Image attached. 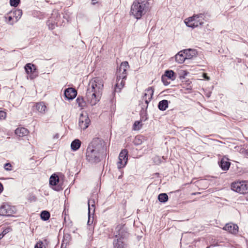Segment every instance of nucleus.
Returning <instances> with one entry per match:
<instances>
[{
    "mask_svg": "<svg viewBox=\"0 0 248 248\" xmlns=\"http://www.w3.org/2000/svg\"><path fill=\"white\" fill-rule=\"evenodd\" d=\"M104 87L102 78L96 77L90 81L86 92V98L88 103L94 106L101 98Z\"/></svg>",
    "mask_w": 248,
    "mask_h": 248,
    "instance_id": "nucleus-1",
    "label": "nucleus"
},
{
    "mask_svg": "<svg viewBox=\"0 0 248 248\" xmlns=\"http://www.w3.org/2000/svg\"><path fill=\"white\" fill-rule=\"evenodd\" d=\"M127 232L124 226L117 225L109 237L113 239V245L114 248H125L126 244L124 239L126 237Z\"/></svg>",
    "mask_w": 248,
    "mask_h": 248,
    "instance_id": "nucleus-2",
    "label": "nucleus"
},
{
    "mask_svg": "<svg viewBox=\"0 0 248 248\" xmlns=\"http://www.w3.org/2000/svg\"><path fill=\"white\" fill-rule=\"evenodd\" d=\"M150 8V4L147 0L135 1L131 7V14L137 19L148 12Z\"/></svg>",
    "mask_w": 248,
    "mask_h": 248,
    "instance_id": "nucleus-3",
    "label": "nucleus"
},
{
    "mask_svg": "<svg viewBox=\"0 0 248 248\" xmlns=\"http://www.w3.org/2000/svg\"><path fill=\"white\" fill-rule=\"evenodd\" d=\"M128 63L127 62H124L122 63L121 67L119 69V73L122 71V73L120 75H117L116 81L117 83L115 85L114 92H120L121 89L124 86V79L126 78V68L128 67Z\"/></svg>",
    "mask_w": 248,
    "mask_h": 248,
    "instance_id": "nucleus-4",
    "label": "nucleus"
},
{
    "mask_svg": "<svg viewBox=\"0 0 248 248\" xmlns=\"http://www.w3.org/2000/svg\"><path fill=\"white\" fill-rule=\"evenodd\" d=\"M204 18L205 16L203 14H195L192 16L186 19L185 23L187 27L194 29L202 26L204 23Z\"/></svg>",
    "mask_w": 248,
    "mask_h": 248,
    "instance_id": "nucleus-5",
    "label": "nucleus"
},
{
    "mask_svg": "<svg viewBox=\"0 0 248 248\" xmlns=\"http://www.w3.org/2000/svg\"><path fill=\"white\" fill-rule=\"evenodd\" d=\"M104 157V154L96 151H94L87 148L86 158L87 160L91 163L96 164L101 161Z\"/></svg>",
    "mask_w": 248,
    "mask_h": 248,
    "instance_id": "nucleus-6",
    "label": "nucleus"
},
{
    "mask_svg": "<svg viewBox=\"0 0 248 248\" xmlns=\"http://www.w3.org/2000/svg\"><path fill=\"white\" fill-rule=\"evenodd\" d=\"M104 145L105 142L101 139L95 138L93 139L89 144L88 148L91 150L93 149L94 151L101 152V153L104 154L105 150Z\"/></svg>",
    "mask_w": 248,
    "mask_h": 248,
    "instance_id": "nucleus-7",
    "label": "nucleus"
},
{
    "mask_svg": "<svg viewBox=\"0 0 248 248\" xmlns=\"http://www.w3.org/2000/svg\"><path fill=\"white\" fill-rule=\"evenodd\" d=\"M233 191L240 194L248 192V182L240 181L233 183Z\"/></svg>",
    "mask_w": 248,
    "mask_h": 248,
    "instance_id": "nucleus-8",
    "label": "nucleus"
},
{
    "mask_svg": "<svg viewBox=\"0 0 248 248\" xmlns=\"http://www.w3.org/2000/svg\"><path fill=\"white\" fill-rule=\"evenodd\" d=\"M128 161V151L126 149L123 150L119 155V161L117 162V168L119 170L124 167Z\"/></svg>",
    "mask_w": 248,
    "mask_h": 248,
    "instance_id": "nucleus-9",
    "label": "nucleus"
},
{
    "mask_svg": "<svg viewBox=\"0 0 248 248\" xmlns=\"http://www.w3.org/2000/svg\"><path fill=\"white\" fill-rule=\"evenodd\" d=\"M16 208L8 204H4L0 207V215L11 216L16 213Z\"/></svg>",
    "mask_w": 248,
    "mask_h": 248,
    "instance_id": "nucleus-10",
    "label": "nucleus"
},
{
    "mask_svg": "<svg viewBox=\"0 0 248 248\" xmlns=\"http://www.w3.org/2000/svg\"><path fill=\"white\" fill-rule=\"evenodd\" d=\"M90 120L87 115L81 114L78 120V125L81 129H86L89 125Z\"/></svg>",
    "mask_w": 248,
    "mask_h": 248,
    "instance_id": "nucleus-11",
    "label": "nucleus"
},
{
    "mask_svg": "<svg viewBox=\"0 0 248 248\" xmlns=\"http://www.w3.org/2000/svg\"><path fill=\"white\" fill-rule=\"evenodd\" d=\"M24 68L26 73L28 75L30 74V79H33L36 77L37 75V74H36V67L34 64L30 63H27L24 66Z\"/></svg>",
    "mask_w": 248,
    "mask_h": 248,
    "instance_id": "nucleus-12",
    "label": "nucleus"
},
{
    "mask_svg": "<svg viewBox=\"0 0 248 248\" xmlns=\"http://www.w3.org/2000/svg\"><path fill=\"white\" fill-rule=\"evenodd\" d=\"M154 89L152 87H149L145 90L143 99L145 100V104L147 105L146 108H147L149 102L151 100L152 96L154 94Z\"/></svg>",
    "mask_w": 248,
    "mask_h": 248,
    "instance_id": "nucleus-13",
    "label": "nucleus"
},
{
    "mask_svg": "<svg viewBox=\"0 0 248 248\" xmlns=\"http://www.w3.org/2000/svg\"><path fill=\"white\" fill-rule=\"evenodd\" d=\"M59 182V178L56 174H53L49 178V185L55 186L53 189L56 191H59L61 188L59 186H56Z\"/></svg>",
    "mask_w": 248,
    "mask_h": 248,
    "instance_id": "nucleus-14",
    "label": "nucleus"
},
{
    "mask_svg": "<svg viewBox=\"0 0 248 248\" xmlns=\"http://www.w3.org/2000/svg\"><path fill=\"white\" fill-rule=\"evenodd\" d=\"M64 94L65 97L68 100H73L76 97L77 92L74 88H68L64 90Z\"/></svg>",
    "mask_w": 248,
    "mask_h": 248,
    "instance_id": "nucleus-15",
    "label": "nucleus"
},
{
    "mask_svg": "<svg viewBox=\"0 0 248 248\" xmlns=\"http://www.w3.org/2000/svg\"><path fill=\"white\" fill-rule=\"evenodd\" d=\"M228 160V159L227 158H222L218 161L219 167L224 170H227L230 168L231 163Z\"/></svg>",
    "mask_w": 248,
    "mask_h": 248,
    "instance_id": "nucleus-16",
    "label": "nucleus"
},
{
    "mask_svg": "<svg viewBox=\"0 0 248 248\" xmlns=\"http://www.w3.org/2000/svg\"><path fill=\"white\" fill-rule=\"evenodd\" d=\"M186 60L185 51L183 50L180 51L175 55V60L177 62L182 63Z\"/></svg>",
    "mask_w": 248,
    "mask_h": 248,
    "instance_id": "nucleus-17",
    "label": "nucleus"
},
{
    "mask_svg": "<svg viewBox=\"0 0 248 248\" xmlns=\"http://www.w3.org/2000/svg\"><path fill=\"white\" fill-rule=\"evenodd\" d=\"M28 133V130L24 127H18L15 130V134L20 137L26 136Z\"/></svg>",
    "mask_w": 248,
    "mask_h": 248,
    "instance_id": "nucleus-18",
    "label": "nucleus"
},
{
    "mask_svg": "<svg viewBox=\"0 0 248 248\" xmlns=\"http://www.w3.org/2000/svg\"><path fill=\"white\" fill-rule=\"evenodd\" d=\"M10 15H12L15 18V22H17L21 17L22 15V11L20 9H16L14 11H11Z\"/></svg>",
    "mask_w": 248,
    "mask_h": 248,
    "instance_id": "nucleus-19",
    "label": "nucleus"
},
{
    "mask_svg": "<svg viewBox=\"0 0 248 248\" xmlns=\"http://www.w3.org/2000/svg\"><path fill=\"white\" fill-rule=\"evenodd\" d=\"M88 212L94 214L95 212V201L94 199H90L88 200Z\"/></svg>",
    "mask_w": 248,
    "mask_h": 248,
    "instance_id": "nucleus-20",
    "label": "nucleus"
},
{
    "mask_svg": "<svg viewBox=\"0 0 248 248\" xmlns=\"http://www.w3.org/2000/svg\"><path fill=\"white\" fill-rule=\"evenodd\" d=\"M81 146V141L78 139L74 140L71 144V148L74 151L78 150Z\"/></svg>",
    "mask_w": 248,
    "mask_h": 248,
    "instance_id": "nucleus-21",
    "label": "nucleus"
},
{
    "mask_svg": "<svg viewBox=\"0 0 248 248\" xmlns=\"http://www.w3.org/2000/svg\"><path fill=\"white\" fill-rule=\"evenodd\" d=\"M169 101L167 100H162L158 104V108L160 110H165L168 107Z\"/></svg>",
    "mask_w": 248,
    "mask_h": 248,
    "instance_id": "nucleus-22",
    "label": "nucleus"
},
{
    "mask_svg": "<svg viewBox=\"0 0 248 248\" xmlns=\"http://www.w3.org/2000/svg\"><path fill=\"white\" fill-rule=\"evenodd\" d=\"M186 59H190L196 55V51L192 49H184Z\"/></svg>",
    "mask_w": 248,
    "mask_h": 248,
    "instance_id": "nucleus-23",
    "label": "nucleus"
},
{
    "mask_svg": "<svg viewBox=\"0 0 248 248\" xmlns=\"http://www.w3.org/2000/svg\"><path fill=\"white\" fill-rule=\"evenodd\" d=\"M36 109L39 112L44 113L46 109V107L43 102H40L36 104Z\"/></svg>",
    "mask_w": 248,
    "mask_h": 248,
    "instance_id": "nucleus-24",
    "label": "nucleus"
},
{
    "mask_svg": "<svg viewBox=\"0 0 248 248\" xmlns=\"http://www.w3.org/2000/svg\"><path fill=\"white\" fill-rule=\"evenodd\" d=\"M164 76L169 79L174 80L175 79V73L172 70H167L164 75Z\"/></svg>",
    "mask_w": 248,
    "mask_h": 248,
    "instance_id": "nucleus-25",
    "label": "nucleus"
},
{
    "mask_svg": "<svg viewBox=\"0 0 248 248\" xmlns=\"http://www.w3.org/2000/svg\"><path fill=\"white\" fill-rule=\"evenodd\" d=\"M76 102L78 107L81 108H83L86 106V102L82 97L78 96L76 99Z\"/></svg>",
    "mask_w": 248,
    "mask_h": 248,
    "instance_id": "nucleus-26",
    "label": "nucleus"
},
{
    "mask_svg": "<svg viewBox=\"0 0 248 248\" xmlns=\"http://www.w3.org/2000/svg\"><path fill=\"white\" fill-rule=\"evenodd\" d=\"M50 215L49 212L44 210L41 212L40 214L41 218L44 221L49 219Z\"/></svg>",
    "mask_w": 248,
    "mask_h": 248,
    "instance_id": "nucleus-27",
    "label": "nucleus"
},
{
    "mask_svg": "<svg viewBox=\"0 0 248 248\" xmlns=\"http://www.w3.org/2000/svg\"><path fill=\"white\" fill-rule=\"evenodd\" d=\"M158 200L160 202H165L168 200V196L166 193H161L158 196Z\"/></svg>",
    "mask_w": 248,
    "mask_h": 248,
    "instance_id": "nucleus-28",
    "label": "nucleus"
},
{
    "mask_svg": "<svg viewBox=\"0 0 248 248\" xmlns=\"http://www.w3.org/2000/svg\"><path fill=\"white\" fill-rule=\"evenodd\" d=\"M234 149L236 151H239V152L243 155L245 156L248 157V150H246L244 148L237 146L235 147Z\"/></svg>",
    "mask_w": 248,
    "mask_h": 248,
    "instance_id": "nucleus-29",
    "label": "nucleus"
},
{
    "mask_svg": "<svg viewBox=\"0 0 248 248\" xmlns=\"http://www.w3.org/2000/svg\"><path fill=\"white\" fill-rule=\"evenodd\" d=\"M143 140L144 138L143 137L138 136L135 137L134 142L135 145H140L142 144Z\"/></svg>",
    "mask_w": 248,
    "mask_h": 248,
    "instance_id": "nucleus-30",
    "label": "nucleus"
},
{
    "mask_svg": "<svg viewBox=\"0 0 248 248\" xmlns=\"http://www.w3.org/2000/svg\"><path fill=\"white\" fill-rule=\"evenodd\" d=\"M223 229L225 231H228L231 233H232V225L231 223H227L225 226L223 227Z\"/></svg>",
    "mask_w": 248,
    "mask_h": 248,
    "instance_id": "nucleus-31",
    "label": "nucleus"
},
{
    "mask_svg": "<svg viewBox=\"0 0 248 248\" xmlns=\"http://www.w3.org/2000/svg\"><path fill=\"white\" fill-rule=\"evenodd\" d=\"M93 214H92V213H90L88 212V220L87 222V224L88 225H91L93 224Z\"/></svg>",
    "mask_w": 248,
    "mask_h": 248,
    "instance_id": "nucleus-32",
    "label": "nucleus"
},
{
    "mask_svg": "<svg viewBox=\"0 0 248 248\" xmlns=\"http://www.w3.org/2000/svg\"><path fill=\"white\" fill-rule=\"evenodd\" d=\"M141 126V124H140V121H137L134 123L133 125V129L135 130H139Z\"/></svg>",
    "mask_w": 248,
    "mask_h": 248,
    "instance_id": "nucleus-33",
    "label": "nucleus"
},
{
    "mask_svg": "<svg viewBox=\"0 0 248 248\" xmlns=\"http://www.w3.org/2000/svg\"><path fill=\"white\" fill-rule=\"evenodd\" d=\"M20 3V0H10V4L11 6L13 7H17Z\"/></svg>",
    "mask_w": 248,
    "mask_h": 248,
    "instance_id": "nucleus-34",
    "label": "nucleus"
},
{
    "mask_svg": "<svg viewBox=\"0 0 248 248\" xmlns=\"http://www.w3.org/2000/svg\"><path fill=\"white\" fill-rule=\"evenodd\" d=\"M34 248H46V247L42 241H39L36 244Z\"/></svg>",
    "mask_w": 248,
    "mask_h": 248,
    "instance_id": "nucleus-35",
    "label": "nucleus"
},
{
    "mask_svg": "<svg viewBox=\"0 0 248 248\" xmlns=\"http://www.w3.org/2000/svg\"><path fill=\"white\" fill-rule=\"evenodd\" d=\"M6 18H7V20H8V21H7L8 23L10 25H13L14 22L13 21V20L14 17L12 15L9 14V15Z\"/></svg>",
    "mask_w": 248,
    "mask_h": 248,
    "instance_id": "nucleus-36",
    "label": "nucleus"
},
{
    "mask_svg": "<svg viewBox=\"0 0 248 248\" xmlns=\"http://www.w3.org/2000/svg\"><path fill=\"white\" fill-rule=\"evenodd\" d=\"M167 79L168 78H167L165 76H164L163 75L162 76L161 80L165 86L168 85L170 83V82L167 81Z\"/></svg>",
    "mask_w": 248,
    "mask_h": 248,
    "instance_id": "nucleus-37",
    "label": "nucleus"
},
{
    "mask_svg": "<svg viewBox=\"0 0 248 248\" xmlns=\"http://www.w3.org/2000/svg\"><path fill=\"white\" fill-rule=\"evenodd\" d=\"M56 20V19H55V21H53V23H51V25L50 24H48V27L50 29H51V30L54 29L55 28V25H56L57 26H58V22Z\"/></svg>",
    "mask_w": 248,
    "mask_h": 248,
    "instance_id": "nucleus-38",
    "label": "nucleus"
},
{
    "mask_svg": "<svg viewBox=\"0 0 248 248\" xmlns=\"http://www.w3.org/2000/svg\"><path fill=\"white\" fill-rule=\"evenodd\" d=\"M11 165L9 163H7L4 165V169L5 170L9 171L11 170Z\"/></svg>",
    "mask_w": 248,
    "mask_h": 248,
    "instance_id": "nucleus-39",
    "label": "nucleus"
},
{
    "mask_svg": "<svg viewBox=\"0 0 248 248\" xmlns=\"http://www.w3.org/2000/svg\"><path fill=\"white\" fill-rule=\"evenodd\" d=\"M6 117V113L4 111H0V119H4Z\"/></svg>",
    "mask_w": 248,
    "mask_h": 248,
    "instance_id": "nucleus-40",
    "label": "nucleus"
},
{
    "mask_svg": "<svg viewBox=\"0 0 248 248\" xmlns=\"http://www.w3.org/2000/svg\"><path fill=\"white\" fill-rule=\"evenodd\" d=\"M162 159L165 160L164 156H162L161 157H160L159 156H156L155 158V161L156 162V160H157L158 161V163H161L162 162Z\"/></svg>",
    "mask_w": 248,
    "mask_h": 248,
    "instance_id": "nucleus-41",
    "label": "nucleus"
},
{
    "mask_svg": "<svg viewBox=\"0 0 248 248\" xmlns=\"http://www.w3.org/2000/svg\"><path fill=\"white\" fill-rule=\"evenodd\" d=\"M238 226L236 224H233V234L238 232Z\"/></svg>",
    "mask_w": 248,
    "mask_h": 248,
    "instance_id": "nucleus-42",
    "label": "nucleus"
},
{
    "mask_svg": "<svg viewBox=\"0 0 248 248\" xmlns=\"http://www.w3.org/2000/svg\"><path fill=\"white\" fill-rule=\"evenodd\" d=\"M202 78L205 79L207 80H210V78L207 76V74L206 73H203L202 74Z\"/></svg>",
    "mask_w": 248,
    "mask_h": 248,
    "instance_id": "nucleus-43",
    "label": "nucleus"
},
{
    "mask_svg": "<svg viewBox=\"0 0 248 248\" xmlns=\"http://www.w3.org/2000/svg\"><path fill=\"white\" fill-rule=\"evenodd\" d=\"M9 229L7 228L3 230L1 234H3V236L9 232Z\"/></svg>",
    "mask_w": 248,
    "mask_h": 248,
    "instance_id": "nucleus-44",
    "label": "nucleus"
},
{
    "mask_svg": "<svg viewBox=\"0 0 248 248\" xmlns=\"http://www.w3.org/2000/svg\"><path fill=\"white\" fill-rule=\"evenodd\" d=\"M3 189V187L1 183H0V193L2 192Z\"/></svg>",
    "mask_w": 248,
    "mask_h": 248,
    "instance_id": "nucleus-45",
    "label": "nucleus"
},
{
    "mask_svg": "<svg viewBox=\"0 0 248 248\" xmlns=\"http://www.w3.org/2000/svg\"><path fill=\"white\" fill-rule=\"evenodd\" d=\"M96 3H97V1L96 0H92V4L93 5L95 4Z\"/></svg>",
    "mask_w": 248,
    "mask_h": 248,
    "instance_id": "nucleus-46",
    "label": "nucleus"
},
{
    "mask_svg": "<svg viewBox=\"0 0 248 248\" xmlns=\"http://www.w3.org/2000/svg\"><path fill=\"white\" fill-rule=\"evenodd\" d=\"M54 14H52V16L51 17V20H48V22H47V23H48V24L49 23V22H50V21H51L52 22L53 21H52V19H53V16H54Z\"/></svg>",
    "mask_w": 248,
    "mask_h": 248,
    "instance_id": "nucleus-47",
    "label": "nucleus"
},
{
    "mask_svg": "<svg viewBox=\"0 0 248 248\" xmlns=\"http://www.w3.org/2000/svg\"><path fill=\"white\" fill-rule=\"evenodd\" d=\"M3 234H0V240L3 237Z\"/></svg>",
    "mask_w": 248,
    "mask_h": 248,
    "instance_id": "nucleus-48",
    "label": "nucleus"
},
{
    "mask_svg": "<svg viewBox=\"0 0 248 248\" xmlns=\"http://www.w3.org/2000/svg\"><path fill=\"white\" fill-rule=\"evenodd\" d=\"M230 188H231V190H232V183L230 184Z\"/></svg>",
    "mask_w": 248,
    "mask_h": 248,
    "instance_id": "nucleus-49",
    "label": "nucleus"
},
{
    "mask_svg": "<svg viewBox=\"0 0 248 248\" xmlns=\"http://www.w3.org/2000/svg\"><path fill=\"white\" fill-rule=\"evenodd\" d=\"M55 14H56V17H57V18L58 16H60V15L58 14V13H56Z\"/></svg>",
    "mask_w": 248,
    "mask_h": 248,
    "instance_id": "nucleus-50",
    "label": "nucleus"
},
{
    "mask_svg": "<svg viewBox=\"0 0 248 248\" xmlns=\"http://www.w3.org/2000/svg\"><path fill=\"white\" fill-rule=\"evenodd\" d=\"M198 194H199V193H192V195H196Z\"/></svg>",
    "mask_w": 248,
    "mask_h": 248,
    "instance_id": "nucleus-51",
    "label": "nucleus"
},
{
    "mask_svg": "<svg viewBox=\"0 0 248 248\" xmlns=\"http://www.w3.org/2000/svg\"><path fill=\"white\" fill-rule=\"evenodd\" d=\"M55 137H56V138H58V136H57H57H55Z\"/></svg>",
    "mask_w": 248,
    "mask_h": 248,
    "instance_id": "nucleus-52",
    "label": "nucleus"
}]
</instances>
